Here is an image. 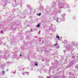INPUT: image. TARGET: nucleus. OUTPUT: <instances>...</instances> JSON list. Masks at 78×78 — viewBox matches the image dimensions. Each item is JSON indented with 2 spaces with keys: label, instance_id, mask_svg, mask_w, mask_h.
<instances>
[{
  "label": "nucleus",
  "instance_id": "obj_1",
  "mask_svg": "<svg viewBox=\"0 0 78 78\" xmlns=\"http://www.w3.org/2000/svg\"><path fill=\"white\" fill-rule=\"evenodd\" d=\"M2 57L3 58H9V55H8V53H7L6 55L4 56L3 57L2 56Z\"/></svg>",
  "mask_w": 78,
  "mask_h": 78
},
{
  "label": "nucleus",
  "instance_id": "obj_2",
  "mask_svg": "<svg viewBox=\"0 0 78 78\" xmlns=\"http://www.w3.org/2000/svg\"><path fill=\"white\" fill-rule=\"evenodd\" d=\"M56 20L57 22H61V21H62V19L61 18H57V19Z\"/></svg>",
  "mask_w": 78,
  "mask_h": 78
},
{
  "label": "nucleus",
  "instance_id": "obj_3",
  "mask_svg": "<svg viewBox=\"0 0 78 78\" xmlns=\"http://www.w3.org/2000/svg\"><path fill=\"white\" fill-rule=\"evenodd\" d=\"M54 46H57L56 47V48H59V45L58 44V43L54 44Z\"/></svg>",
  "mask_w": 78,
  "mask_h": 78
},
{
  "label": "nucleus",
  "instance_id": "obj_4",
  "mask_svg": "<svg viewBox=\"0 0 78 78\" xmlns=\"http://www.w3.org/2000/svg\"><path fill=\"white\" fill-rule=\"evenodd\" d=\"M63 5L61 3H58V6L61 8V6H62V8H64V7H63Z\"/></svg>",
  "mask_w": 78,
  "mask_h": 78
},
{
  "label": "nucleus",
  "instance_id": "obj_5",
  "mask_svg": "<svg viewBox=\"0 0 78 78\" xmlns=\"http://www.w3.org/2000/svg\"><path fill=\"white\" fill-rule=\"evenodd\" d=\"M16 56L17 55H15L13 56V57L14 58H16V59H17V60H19V57H16Z\"/></svg>",
  "mask_w": 78,
  "mask_h": 78
},
{
  "label": "nucleus",
  "instance_id": "obj_6",
  "mask_svg": "<svg viewBox=\"0 0 78 78\" xmlns=\"http://www.w3.org/2000/svg\"><path fill=\"white\" fill-rule=\"evenodd\" d=\"M65 16V14H64L62 15V17L63 19L62 20L63 21H64L65 20V18H64Z\"/></svg>",
  "mask_w": 78,
  "mask_h": 78
},
{
  "label": "nucleus",
  "instance_id": "obj_7",
  "mask_svg": "<svg viewBox=\"0 0 78 78\" xmlns=\"http://www.w3.org/2000/svg\"><path fill=\"white\" fill-rule=\"evenodd\" d=\"M39 10H43L44 9V7L42 6L39 7Z\"/></svg>",
  "mask_w": 78,
  "mask_h": 78
},
{
  "label": "nucleus",
  "instance_id": "obj_8",
  "mask_svg": "<svg viewBox=\"0 0 78 78\" xmlns=\"http://www.w3.org/2000/svg\"><path fill=\"white\" fill-rule=\"evenodd\" d=\"M5 73V71H2L1 72V74L2 75H4Z\"/></svg>",
  "mask_w": 78,
  "mask_h": 78
},
{
  "label": "nucleus",
  "instance_id": "obj_9",
  "mask_svg": "<svg viewBox=\"0 0 78 78\" xmlns=\"http://www.w3.org/2000/svg\"><path fill=\"white\" fill-rule=\"evenodd\" d=\"M1 67L2 69H3L5 67V66L4 65H1Z\"/></svg>",
  "mask_w": 78,
  "mask_h": 78
},
{
  "label": "nucleus",
  "instance_id": "obj_10",
  "mask_svg": "<svg viewBox=\"0 0 78 78\" xmlns=\"http://www.w3.org/2000/svg\"><path fill=\"white\" fill-rule=\"evenodd\" d=\"M3 1H4V3L5 5H6V3H7V0H3Z\"/></svg>",
  "mask_w": 78,
  "mask_h": 78
},
{
  "label": "nucleus",
  "instance_id": "obj_11",
  "mask_svg": "<svg viewBox=\"0 0 78 78\" xmlns=\"http://www.w3.org/2000/svg\"><path fill=\"white\" fill-rule=\"evenodd\" d=\"M27 6L29 8H31V5H27Z\"/></svg>",
  "mask_w": 78,
  "mask_h": 78
},
{
  "label": "nucleus",
  "instance_id": "obj_12",
  "mask_svg": "<svg viewBox=\"0 0 78 78\" xmlns=\"http://www.w3.org/2000/svg\"><path fill=\"white\" fill-rule=\"evenodd\" d=\"M37 62H36V63H35V66H37Z\"/></svg>",
  "mask_w": 78,
  "mask_h": 78
},
{
  "label": "nucleus",
  "instance_id": "obj_13",
  "mask_svg": "<svg viewBox=\"0 0 78 78\" xmlns=\"http://www.w3.org/2000/svg\"><path fill=\"white\" fill-rule=\"evenodd\" d=\"M12 6L13 7H15V6H16V4H13Z\"/></svg>",
  "mask_w": 78,
  "mask_h": 78
},
{
  "label": "nucleus",
  "instance_id": "obj_14",
  "mask_svg": "<svg viewBox=\"0 0 78 78\" xmlns=\"http://www.w3.org/2000/svg\"><path fill=\"white\" fill-rule=\"evenodd\" d=\"M20 56H19V58H22V56H23V55H21L20 54Z\"/></svg>",
  "mask_w": 78,
  "mask_h": 78
},
{
  "label": "nucleus",
  "instance_id": "obj_15",
  "mask_svg": "<svg viewBox=\"0 0 78 78\" xmlns=\"http://www.w3.org/2000/svg\"><path fill=\"white\" fill-rule=\"evenodd\" d=\"M56 38H57L58 39H59V38H60L59 37V36H56Z\"/></svg>",
  "mask_w": 78,
  "mask_h": 78
},
{
  "label": "nucleus",
  "instance_id": "obj_16",
  "mask_svg": "<svg viewBox=\"0 0 78 78\" xmlns=\"http://www.w3.org/2000/svg\"><path fill=\"white\" fill-rule=\"evenodd\" d=\"M64 43H67V40H65L64 41Z\"/></svg>",
  "mask_w": 78,
  "mask_h": 78
},
{
  "label": "nucleus",
  "instance_id": "obj_17",
  "mask_svg": "<svg viewBox=\"0 0 78 78\" xmlns=\"http://www.w3.org/2000/svg\"><path fill=\"white\" fill-rule=\"evenodd\" d=\"M39 26H40V24H38L37 25V27H39Z\"/></svg>",
  "mask_w": 78,
  "mask_h": 78
},
{
  "label": "nucleus",
  "instance_id": "obj_18",
  "mask_svg": "<svg viewBox=\"0 0 78 78\" xmlns=\"http://www.w3.org/2000/svg\"><path fill=\"white\" fill-rule=\"evenodd\" d=\"M37 15L39 16H40L41 15V13H40L39 14H37Z\"/></svg>",
  "mask_w": 78,
  "mask_h": 78
},
{
  "label": "nucleus",
  "instance_id": "obj_19",
  "mask_svg": "<svg viewBox=\"0 0 78 78\" xmlns=\"http://www.w3.org/2000/svg\"><path fill=\"white\" fill-rule=\"evenodd\" d=\"M7 64H10L11 63V62H7Z\"/></svg>",
  "mask_w": 78,
  "mask_h": 78
},
{
  "label": "nucleus",
  "instance_id": "obj_20",
  "mask_svg": "<svg viewBox=\"0 0 78 78\" xmlns=\"http://www.w3.org/2000/svg\"><path fill=\"white\" fill-rule=\"evenodd\" d=\"M25 73H27V75H28V74H29V73L28 72H25Z\"/></svg>",
  "mask_w": 78,
  "mask_h": 78
},
{
  "label": "nucleus",
  "instance_id": "obj_21",
  "mask_svg": "<svg viewBox=\"0 0 78 78\" xmlns=\"http://www.w3.org/2000/svg\"><path fill=\"white\" fill-rule=\"evenodd\" d=\"M16 11V9H14L13 10V11H14H14Z\"/></svg>",
  "mask_w": 78,
  "mask_h": 78
},
{
  "label": "nucleus",
  "instance_id": "obj_22",
  "mask_svg": "<svg viewBox=\"0 0 78 78\" xmlns=\"http://www.w3.org/2000/svg\"><path fill=\"white\" fill-rule=\"evenodd\" d=\"M66 50H65L63 51L64 53H65V52H66Z\"/></svg>",
  "mask_w": 78,
  "mask_h": 78
},
{
  "label": "nucleus",
  "instance_id": "obj_23",
  "mask_svg": "<svg viewBox=\"0 0 78 78\" xmlns=\"http://www.w3.org/2000/svg\"><path fill=\"white\" fill-rule=\"evenodd\" d=\"M12 73H14V74H15V72H13V71H12Z\"/></svg>",
  "mask_w": 78,
  "mask_h": 78
},
{
  "label": "nucleus",
  "instance_id": "obj_24",
  "mask_svg": "<svg viewBox=\"0 0 78 78\" xmlns=\"http://www.w3.org/2000/svg\"><path fill=\"white\" fill-rule=\"evenodd\" d=\"M22 73V74H23V75H25V74H24V73Z\"/></svg>",
  "mask_w": 78,
  "mask_h": 78
},
{
  "label": "nucleus",
  "instance_id": "obj_25",
  "mask_svg": "<svg viewBox=\"0 0 78 78\" xmlns=\"http://www.w3.org/2000/svg\"><path fill=\"white\" fill-rule=\"evenodd\" d=\"M47 78H50V76H48V77H47Z\"/></svg>",
  "mask_w": 78,
  "mask_h": 78
},
{
  "label": "nucleus",
  "instance_id": "obj_26",
  "mask_svg": "<svg viewBox=\"0 0 78 78\" xmlns=\"http://www.w3.org/2000/svg\"><path fill=\"white\" fill-rule=\"evenodd\" d=\"M14 1L15 2H16V0H14Z\"/></svg>",
  "mask_w": 78,
  "mask_h": 78
},
{
  "label": "nucleus",
  "instance_id": "obj_27",
  "mask_svg": "<svg viewBox=\"0 0 78 78\" xmlns=\"http://www.w3.org/2000/svg\"><path fill=\"white\" fill-rule=\"evenodd\" d=\"M71 47H73V46L71 45Z\"/></svg>",
  "mask_w": 78,
  "mask_h": 78
},
{
  "label": "nucleus",
  "instance_id": "obj_28",
  "mask_svg": "<svg viewBox=\"0 0 78 78\" xmlns=\"http://www.w3.org/2000/svg\"><path fill=\"white\" fill-rule=\"evenodd\" d=\"M8 70H9L8 69H7V71H8Z\"/></svg>",
  "mask_w": 78,
  "mask_h": 78
},
{
  "label": "nucleus",
  "instance_id": "obj_29",
  "mask_svg": "<svg viewBox=\"0 0 78 78\" xmlns=\"http://www.w3.org/2000/svg\"><path fill=\"white\" fill-rule=\"evenodd\" d=\"M1 33H3V31H1Z\"/></svg>",
  "mask_w": 78,
  "mask_h": 78
},
{
  "label": "nucleus",
  "instance_id": "obj_30",
  "mask_svg": "<svg viewBox=\"0 0 78 78\" xmlns=\"http://www.w3.org/2000/svg\"><path fill=\"white\" fill-rule=\"evenodd\" d=\"M44 60H42V61H44Z\"/></svg>",
  "mask_w": 78,
  "mask_h": 78
},
{
  "label": "nucleus",
  "instance_id": "obj_31",
  "mask_svg": "<svg viewBox=\"0 0 78 78\" xmlns=\"http://www.w3.org/2000/svg\"><path fill=\"white\" fill-rule=\"evenodd\" d=\"M59 39V40L60 41L61 40H60V39Z\"/></svg>",
  "mask_w": 78,
  "mask_h": 78
},
{
  "label": "nucleus",
  "instance_id": "obj_32",
  "mask_svg": "<svg viewBox=\"0 0 78 78\" xmlns=\"http://www.w3.org/2000/svg\"><path fill=\"white\" fill-rule=\"evenodd\" d=\"M73 45H74V44H73Z\"/></svg>",
  "mask_w": 78,
  "mask_h": 78
},
{
  "label": "nucleus",
  "instance_id": "obj_33",
  "mask_svg": "<svg viewBox=\"0 0 78 78\" xmlns=\"http://www.w3.org/2000/svg\"><path fill=\"white\" fill-rule=\"evenodd\" d=\"M61 38H62V37H61Z\"/></svg>",
  "mask_w": 78,
  "mask_h": 78
},
{
  "label": "nucleus",
  "instance_id": "obj_34",
  "mask_svg": "<svg viewBox=\"0 0 78 78\" xmlns=\"http://www.w3.org/2000/svg\"><path fill=\"white\" fill-rule=\"evenodd\" d=\"M24 12H25V11H24Z\"/></svg>",
  "mask_w": 78,
  "mask_h": 78
},
{
  "label": "nucleus",
  "instance_id": "obj_35",
  "mask_svg": "<svg viewBox=\"0 0 78 78\" xmlns=\"http://www.w3.org/2000/svg\"><path fill=\"white\" fill-rule=\"evenodd\" d=\"M5 53H6V52H5Z\"/></svg>",
  "mask_w": 78,
  "mask_h": 78
}]
</instances>
